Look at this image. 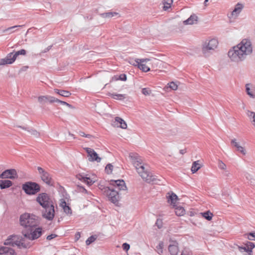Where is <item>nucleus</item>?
<instances>
[{
  "label": "nucleus",
  "mask_w": 255,
  "mask_h": 255,
  "mask_svg": "<svg viewBox=\"0 0 255 255\" xmlns=\"http://www.w3.org/2000/svg\"><path fill=\"white\" fill-rule=\"evenodd\" d=\"M113 169V166L111 163L108 164L105 167V171L108 174H111L112 172Z\"/></svg>",
  "instance_id": "4c0bfd02"
},
{
  "label": "nucleus",
  "mask_w": 255,
  "mask_h": 255,
  "mask_svg": "<svg viewBox=\"0 0 255 255\" xmlns=\"http://www.w3.org/2000/svg\"><path fill=\"white\" fill-rule=\"evenodd\" d=\"M175 213L177 216H181L185 214V210L183 207L177 206L175 208Z\"/></svg>",
  "instance_id": "c85d7f7f"
},
{
  "label": "nucleus",
  "mask_w": 255,
  "mask_h": 255,
  "mask_svg": "<svg viewBox=\"0 0 255 255\" xmlns=\"http://www.w3.org/2000/svg\"><path fill=\"white\" fill-rule=\"evenodd\" d=\"M116 125H117L118 127H120L123 129H126L127 128V125L125 121L122 118L117 117L115 118V121L114 122Z\"/></svg>",
  "instance_id": "412c9836"
},
{
  "label": "nucleus",
  "mask_w": 255,
  "mask_h": 255,
  "mask_svg": "<svg viewBox=\"0 0 255 255\" xmlns=\"http://www.w3.org/2000/svg\"><path fill=\"white\" fill-rule=\"evenodd\" d=\"M76 177L79 180H81L83 182H84V180H85V178H86L87 176H85L84 175H83L82 174H78L76 175Z\"/></svg>",
  "instance_id": "49530a36"
},
{
  "label": "nucleus",
  "mask_w": 255,
  "mask_h": 255,
  "mask_svg": "<svg viewBox=\"0 0 255 255\" xmlns=\"http://www.w3.org/2000/svg\"><path fill=\"white\" fill-rule=\"evenodd\" d=\"M37 170L39 174L40 175L41 180L47 185L49 186H53L54 180L52 179L50 174L41 167H38Z\"/></svg>",
  "instance_id": "1a4fd4ad"
},
{
  "label": "nucleus",
  "mask_w": 255,
  "mask_h": 255,
  "mask_svg": "<svg viewBox=\"0 0 255 255\" xmlns=\"http://www.w3.org/2000/svg\"><path fill=\"white\" fill-rule=\"evenodd\" d=\"M250 84H247L246 85V91L247 93V94L250 96L252 98H254L255 96L253 95V94L251 92V89L249 87Z\"/></svg>",
  "instance_id": "ea45409f"
},
{
  "label": "nucleus",
  "mask_w": 255,
  "mask_h": 255,
  "mask_svg": "<svg viewBox=\"0 0 255 255\" xmlns=\"http://www.w3.org/2000/svg\"><path fill=\"white\" fill-rule=\"evenodd\" d=\"M162 247H163V243H160L158 245V247H159V249L161 250V253L162 252Z\"/></svg>",
  "instance_id": "0e129e2a"
},
{
  "label": "nucleus",
  "mask_w": 255,
  "mask_h": 255,
  "mask_svg": "<svg viewBox=\"0 0 255 255\" xmlns=\"http://www.w3.org/2000/svg\"><path fill=\"white\" fill-rule=\"evenodd\" d=\"M52 45H50L48 46L46 48H45L44 50H43L41 53H45L48 52L52 47Z\"/></svg>",
  "instance_id": "4d7b16f0"
},
{
  "label": "nucleus",
  "mask_w": 255,
  "mask_h": 255,
  "mask_svg": "<svg viewBox=\"0 0 255 255\" xmlns=\"http://www.w3.org/2000/svg\"><path fill=\"white\" fill-rule=\"evenodd\" d=\"M198 20V17L195 14H192L186 20L183 21V23L185 25L188 24H193L197 23Z\"/></svg>",
  "instance_id": "a211bd4d"
},
{
  "label": "nucleus",
  "mask_w": 255,
  "mask_h": 255,
  "mask_svg": "<svg viewBox=\"0 0 255 255\" xmlns=\"http://www.w3.org/2000/svg\"><path fill=\"white\" fill-rule=\"evenodd\" d=\"M24 237L30 240L38 239L42 234V229L40 227H33L31 229L23 230L22 232Z\"/></svg>",
  "instance_id": "39448f33"
},
{
  "label": "nucleus",
  "mask_w": 255,
  "mask_h": 255,
  "mask_svg": "<svg viewBox=\"0 0 255 255\" xmlns=\"http://www.w3.org/2000/svg\"><path fill=\"white\" fill-rule=\"evenodd\" d=\"M36 201L42 207V217L49 221H52L55 215L54 206L49 196L46 193L38 194Z\"/></svg>",
  "instance_id": "f03ea898"
},
{
  "label": "nucleus",
  "mask_w": 255,
  "mask_h": 255,
  "mask_svg": "<svg viewBox=\"0 0 255 255\" xmlns=\"http://www.w3.org/2000/svg\"><path fill=\"white\" fill-rule=\"evenodd\" d=\"M231 143L232 144L234 145V146L236 147L237 149L238 148V147L241 146L239 143L236 141V139L235 138L232 139Z\"/></svg>",
  "instance_id": "09e8293b"
},
{
  "label": "nucleus",
  "mask_w": 255,
  "mask_h": 255,
  "mask_svg": "<svg viewBox=\"0 0 255 255\" xmlns=\"http://www.w3.org/2000/svg\"><path fill=\"white\" fill-rule=\"evenodd\" d=\"M173 2L172 0H164L163 4V9L164 10H167L169 7H170L171 4Z\"/></svg>",
  "instance_id": "72a5a7b5"
},
{
  "label": "nucleus",
  "mask_w": 255,
  "mask_h": 255,
  "mask_svg": "<svg viewBox=\"0 0 255 255\" xmlns=\"http://www.w3.org/2000/svg\"><path fill=\"white\" fill-rule=\"evenodd\" d=\"M118 14V13L116 12H108L101 13L100 15L103 18H111Z\"/></svg>",
  "instance_id": "7c9ffc66"
},
{
  "label": "nucleus",
  "mask_w": 255,
  "mask_h": 255,
  "mask_svg": "<svg viewBox=\"0 0 255 255\" xmlns=\"http://www.w3.org/2000/svg\"><path fill=\"white\" fill-rule=\"evenodd\" d=\"M85 179L84 182L86 183L89 186L92 185L94 182L90 177H87Z\"/></svg>",
  "instance_id": "37998d69"
},
{
  "label": "nucleus",
  "mask_w": 255,
  "mask_h": 255,
  "mask_svg": "<svg viewBox=\"0 0 255 255\" xmlns=\"http://www.w3.org/2000/svg\"><path fill=\"white\" fill-rule=\"evenodd\" d=\"M141 92L145 96L149 95L151 91L149 88H144L142 89Z\"/></svg>",
  "instance_id": "79ce46f5"
},
{
  "label": "nucleus",
  "mask_w": 255,
  "mask_h": 255,
  "mask_svg": "<svg viewBox=\"0 0 255 255\" xmlns=\"http://www.w3.org/2000/svg\"><path fill=\"white\" fill-rule=\"evenodd\" d=\"M119 80L126 81L127 80V75L125 74H122L119 75Z\"/></svg>",
  "instance_id": "603ef678"
},
{
  "label": "nucleus",
  "mask_w": 255,
  "mask_h": 255,
  "mask_svg": "<svg viewBox=\"0 0 255 255\" xmlns=\"http://www.w3.org/2000/svg\"><path fill=\"white\" fill-rule=\"evenodd\" d=\"M77 190L82 193H85L90 195H92L90 192H89L84 187L80 185L77 186Z\"/></svg>",
  "instance_id": "e433bc0d"
},
{
  "label": "nucleus",
  "mask_w": 255,
  "mask_h": 255,
  "mask_svg": "<svg viewBox=\"0 0 255 255\" xmlns=\"http://www.w3.org/2000/svg\"><path fill=\"white\" fill-rule=\"evenodd\" d=\"M167 202L174 207L176 206V203L178 200L177 196L174 193L172 192L171 194L167 197Z\"/></svg>",
  "instance_id": "5701e85b"
},
{
  "label": "nucleus",
  "mask_w": 255,
  "mask_h": 255,
  "mask_svg": "<svg viewBox=\"0 0 255 255\" xmlns=\"http://www.w3.org/2000/svg\"><path fill=\"white\" fill-rule=\"evenodd\" d=\"M237 150L240 152L243 155H245L246 154V151L245 148L242 146L238 147Z\"/></svg>",
  "instance_id": "de8ad7c7"
},
{
  "label": "nucleus",
  "mask_w": 255,
  "mask_h": 255,
  "mask_svg": "<svg viewBox=\"0 0 255 255\" xmlns=\"http://www.w3.org/2000/svg\"><path fill=\"white\" fill-rule=\"evenodd\" d=\"M85 18H87V19H88L91 20V19L93 18V16H92V15L89 16H87V17H85Z\"/></svg>",
  "instance_id": "69168bd1"
},
{
  "label": "nucleus",
  "mask_w": 255,
  "mask_h": 255,
  "mask_svg": "<svg viewBox=\"0 0 255 255\" xmlns=\"http://www.w3.org/2000/svg\"><path fill=\"white\" fill-rule=\"evenodd\" d=\"M252 51L251 41L248 39H244L239 44L230 49L228 55L232 61L238 63L245 60L247 55L252 53Z\"/></svg>",
  "instance_id": "f257e3e1"
},
{
  "label": "nucleus",
  "mask_w": 255,
  "mask_h": 255,
  "mask_svg": "<svg viewBox=\"0 0 255 255\" xmlns=\"http://www.w3.org/2000/svg\"><path fill=\"white\" fill-rule=\"evenodd\" d=\"M85 150L87 153L89 157V160L90 161H97L100 162L101 160V158L100 157L97 152L92 148L89 147L84 148Z\"/></svg>",
  "instance_id": "9b49d317"
},
{
  "label": "nucleus",
  "mask_w": 255,
  "mask_h": 255,
  "mask_svg": "<svg viewBox=\"0 0 255 255\" xmlns=\"http://www.w3.org/2000/svg\"><path fill=\"white\" fill-rule=\"evenodd\" d=\"M80 237V233L78 232L75 235V238L76 239V240H78Z\"/></svg>",
  "instance_id": "680f3d73"
},
{
  "label": "nucleus",
  "mask_w": 255,
  "mask_h": 255,
  "mask_svg": "<svg viewBox=\"0 0 255 255\" xmlns=\"http://www.w3.org/2000/svg\"><path fill=\"white\" fill-rule=\"evenodd\" d=\"M22 26H23V25H15V26H13L9 27L7 28L3 29L2 30V32L4 33V32H5L6 31H8V30H9L10 29H13L14 28L18 27H22Z\"/></svg>",
  "instance_id": "8fccbe9b"
},
{
  "label": "nucleus",
  "mask_w": 255,
  "mask_h": 255,
  "mask_svg": "<svg viewBox=\"0 0 255 255\" xmlns=\"http://www.w3.org/2000/svg\"><path fill=\"white\" fill-rule=\"evenodd\" d=\"M28 68V66H23L20 69V71H26L27 68Z\"/></svg>",
  "instance_id": "052dcab7"
},
{
  "label": "nucleus",
  "mask_w": 255,
  "mask_h": 255,
  "mask_svg": "<svg viewBox=\"0 0 255 255\" xmlns=\"http://www.w3.org/2000/svg\"><path fill=\"white\" fill-rule=\"evenodd\" d=\"M110 185L113 186V189H116L118 190L126 191L127 190L126 183L123 179L117 180H111L110 181Z\"/></svg>",
  "instance_id": "9d476101"
},
{
  "label": "nucleus",
  "mask_w": 255,
  "mask_h": 255,
  "mask_svg": "<svg viewBox=\"0 0 255 255\" xmlns=\"http://www.w3.org/2000/svg\"><path fill=\"white\" fill-rule=\"evenodd\" d=\"M201 214L202 216L208 221H211L213 216V214L210 211L202 213Z\"/></svg>",
  "instance_id": "473e14b6"
},
{
  "label": "nucleus",
  "mask_w": 255,
  "mask_h": 255,
  "mask_svg": "<svg viewBox=\"0 0 255 255\" xmlns=\"http://www.w3.org/2000/svg\"><path fill=\"white\" fill-rule=\"evenodd\" d=\"M250 115H249V116H252L253 115V122H255V113L254 112H251L250 113Z\"/></svg>",
  "instance_id": "13d9d810"
},
{
  "label": "nucleus",
  "mask_w": 255,
  "mask_h": 255,
  "mask_svg": "<svg viewBox=\"0 0 255 255\" xmlns=\"http://www.w3.org/2000/svg\"><path fill=\"white\" fill-rule=\"evenodd\" d=\"M111 97L115 100H123L126 98V95L113 93L111 94Z\"/></svg>",
  "instance_id": "c756f323"
},
{
  "label": "nucleus",
  "mask_w": 255,
  "mask_h": 255,
  "mask_svg": "<svg viewBox=\"0 0 255 255\" xmlns=\"http://www.w3.org/2000/svg\"><path fill=\"white\" fill-rule=\"evenodd\" d=\"M255 247V245L253 243L247 241L245 244V246L239 247V249L241 252H247L248 253V255H252V250Z\"/></svg>",
  "instance_id": "ddd939ff"
},
{
  "label": "nucleus",
  "mask_w": 255,
  "mask_h": 255,
  "mask_svg": "<svg viewBox=\"0 0 255 255\" xmlns=\"http://www.w3.org/2000/svg\"><path fill=\"white\" fill-rule=\"evenodd\" d=\"M146 60H148V59H137L136 60H135V63H133V64L137 66L138 68L141 70L142 71L146 72L150 70V68L147 66H146V64L143 63V62Z\"/></svg>",
  "instance_id": "2eb2a0df"
},
{
  "label": "nucleus",
  "mask_w": 255,
  "mask_h": 255,
  "mask_svg": "<svg viewBox=\"0 0 255 255\" xmlns=\"http://www.w3.org/2000/svg\"><path fill=\"white\" fill-rule=\"evenodd\" d=\"M22 189L26 194L31 195L39 192L40 186L36 182L28 181L22 184Z\"/></svg>",
  "instance_id": "423d86ee"
},
{
  "label": "nucleus",
  "mask_w": 255,
  "mask_h": 255,
  "mask_svg": "<svg viewBox=\"0 0 255 255\" xmlns=\"http://www.w3.org/2000/svg\"><path fill=\"white\" fill-rule=\"evenodd\" d=\"M18 239V237L15 235H12L8 237V239H7L4 242V244L5 245H10L12 247H14L15 246V242H16V240Z\"/></svg>",
  "instance_id": "aec40b11"
},
{
  "label": "nucleus",
  "mask_w": 255,
  "mask_h": 255,
  "mask_svg": "<svg viewBox=\"0 0 255 255\" xmlns=\"http://www.w3.org/2000/svg\"><path fill=\"white\" fill-rule=\"evenodd\" d=\"M55 97L50 96H41L38 97V101L42 104L44 105L46 103L49 102V103H54Z\"/></svg>",
  "instance_id": "dca6fc26"
},
{
  "label": "nucleus",
  "mask_w": 255,
  "mask_h": 255,
  "mask_svg": "<svg viewBox=\"0 0 255 255\" xmlns=\"http://www.w3.org/2000/svg\"><path fill=\"white\" fill-rule=\"evenodd\" d=\"M19 223L24 228L23 230H26L38 226V217L33 214L25 213L20 216Z\"/></svg>",
  "instance_id": "20e7f679"
},
{
  "label": "nucleus",
  "mask_w": 255,
  "mask_h": 255,
  "mask_svg": "<svg viewBox=\"0 0 255 255\" xmlns=\"http://www.w3.org/2000/svg\"><path fill=\"white\" fill-rule=\"evenodd\" d=\"M162 220L160 219H157L156 220L155 225L158 227V229H161L162 227Z\"/></svg>",
  "instance_id": "c03bdc74"
},
{
  "label": "nucleus",
  "mask_w": 255,
  "mask_h": 255,
  "mask_svg": "<svg viewBox=\"0 0 255 255\" xmlns=\"http://www.w3.org/2000/svg\"><path fill=\"white\" fill-rule=\"evenodd\" d=\"M119 75H115L114 76H113L111 79V80L110 81V82H112L113 81H117V80H119Z\"/></svg>",
  "instance_id": "6e6d98bb"
},
{
  "label": "nucleus",
  "mask_w": 255,
  "mask_h": 255,
  "mask_svg": "<svg viewBox=\"0 0 255 255\" xmlns=\"http://www.w3.org/2000/svg\"><path fill=\"white\" fill-rule=\"evenodd\" d=\"M168 87L167 88L169 87L173 90H176L177 89L178 86L174 82H170L168 84Z\"/></svg>",
  "instance_id": "a19ab883"
},
{
  "label": "nucleus",
  "mask_w": 255,
  "mask_h": 255,
  "mask_svg": "<svg viewBox=\"0 0 255 255\" xmlns=\"http://www.w3.org/2000/svg\"><path fill=\"white\" fill-rule=\"evenodd\" d=\"M129 157L138 174L147 183L156 181L155 176L152 175L148 169L144 166L139 156L137 154L132 153L129 155Z\"/></svg>",
  "instance_id": "7ed1b4c3"
},
{
  "label": "nucleus",
  "mask_w": 255,
  "mask_h": 255,
  "mask_svg": "<svg viewBox=\"0 0 255 255\" xmlns=\"http://www.w3.org/2000/svg\"><path fill=\"white\" fill-rule=\"evenodd\" d=\"M15 245L19 249H27L30 247L29 243H26L24 242L23 239H19L16 240V242H15Z\"/></svg>",
  "instance_id": "6ab92c4d"
},
{
  "label": "nucleus",
  "mask_w": 255,
  "mask_h": 255,
  "mask_svg": "<svg viewBox=\"0 0 255 255\" xmlns=\"http://www.w3.org/2000/svg\"><path fill=\"white\" fill-rule=\"evenodd\" d=\"M218 167L221 169H225L226 168V165L223 163L221 160L219 161Z\"/></svg>",
  "instance_id": "a18cd8bd"
},
{
  "label": "nucleus",
  "mask_w": 255,
  "mask_h": 255,
  "mask_svg": "<svg viewBox=\"0 0 255 255\" xmlns=\"http://www.w3.org/2000/svg\"><path fill=\"white\" fill-rule=\"evenodd\" d=\"M85 137L90 138L92 137V135L91 134H86V135H85Z\"/></svg>",
  "instance_id": "338daca9"
},
{
  "label": "nucleus",
  "mask_w": 255,
  "mask_h": 255,
  "mask_svg": "<svg viewBox=\"0 0 255 255\" xmlns=\"http://www.w3.org/2000/svg\"><path fill=\"white\" fill-rule=\"evenodd\" d=\"M123 250L126 251H128L129 248H130V245L128 244V243H124L123 244Z\"/></svg>",
  "instance_id": "3c124183"
},
{
  "label": "nucleus",
  "mask_w": 255,
  "mask_h": 255,
  "mask_svg": "<svg viewBox=\"0 0 255 255\" xmlns=\"http://www.w3.org/2000/svg\"><path fill=\"white\" fill-rule=\"evenodd\" d=\"M168 250L172 255H177L178 253V248L176 245H170Z\"/></svg>",
  "instance_id": "bb28decb"
},
{
  "label": "nucleus",
  "mask_w": 255,
  "mask_h": 255,
  "mask_svg": "<svg viewBox=\"0 0 255 255\" xmlns=\"http://www.w3.org/2000/svg\"><path fill=\"white\" fill-rule=\"evenodd\" d=\"M18 127L23 129L27 130L31 135L34 136L35 137H38L40 136V133L35 129L26 128L21 126H18Z\"/></svg>",
  "instance_id": "a878e982"
},
{
  "label": "nucleus",
  "mask_w": 255,
  "mask_h": 255,
  "mask_svg": "<svg viewBox=\"0 0 255 255\" xmlns=\"http://www.w3.org/2000/svg\"><path fill=\"white\" fill-rule=\"evenodd\" d=\"M186 152H187V151H186V148H184V149H180V151H179L180 153L181 154H184Z\"/></svg>",
  "instance_id": "bf43d9fd"
},
{
  "label": "nucleus",
  "mask_w": 255,
  "mask_h": 255,
  "mask_svg": "<svg viewBox=\"0 0 255 255\" xmlns=\"http://www.w3.org/2000/svg\"><path fill=\"white\" fill-rule=\"evenodd\" d=\"M96 239L97 236L96 235L90 236L86 241V245H90L91 243H93L96 240Z\"/></svg>",
  "instance_id": "c9c22d12"
},
{
  "label": "nucleus",
  "mask_w": 255,
  "mask_h": 255,
  "mask_svg": "<svg viewBox=\"0 0 255 255\" xmlns=\"http://www.w3.org/2000/svg\"><path fill=\"white\" fill-rule=\"evenodd\" d=\"M0 178H9L11 179L16 178H17L16 171L14 169L5 170L0 175Z\"/></svg>",
  "instance_id": "f8f14e48"
},
{
  "label": "nucleus",
  "mask_w": 255,
  "mask_h": 255,
  "mask_svg": "<svg viewBox=\"0 0 255 255\" xmlns=\"http://www.w3.org/2000/svg\"><path fill=\"white\" fill-rule=\"evenodd\" d=\"M14 54V56L16 58L19 55H25L26 54V51L24 49H21L19 51H16Z\"/></svg>",
  "instance_id": "58836bf2"
},
{
  "label": "nucleus",
  "mask_w": 255,
  "mask_h": 255,
  "mask_svg": "<svg viewBox=\"0 0 255 255\" xmlns=\"http://www.w3.org/2000/svg\"><path fill=\"white\" fill-rule=\"evenodd\" d=\"M15 252L13 249L6 247H0V255H15Z\"/></svg>",
  "instance_id": "f3484780"
},
{
  "label": "nucleus",
  "mask_w": 255,
  "mask_h": 255,
  "mask_svg": "<svg viewBox=\"0 0 255 255\" xmlns=\"http://www.w3.org/2000/svg\"><path fill=\"white\" fill-rule=\"evenodd\" d=\"M218 41L217 39L213 38L206 41L202 46V52L205 56H208L217 47Z\"/></svg>",
  "instance_id": "0eeeda50"
},
{
  "label": "nucleus",
  "mask_w": 255,
  "mask_h": 255,
  "mask_svg": "<svg viewBox=\"0 0 255 255\" xmlns=\"http://www.w3.org/2000/svg\"><path fill=\"white\" fill-rule=\"evenodd\" d=\"M209 1V0H205L204 1V4L205 5V6H207V2Z\"/></svg>",
  "instance_id": "774afa93"
},
{
  "label": "nucleus",
  "mask_w": 255,
  "mask_h": 255,
  "mask_svg": "<svg viewBox=\"0 0 255 255\" xmlns=\"http://www.w3.org/2000/svg\"><path fill=\"white\" fill-rule=\"evenodd\" d=\"M79 134L81 136H83V137H85V135H86V133H85L83 131H80L79 132Z\"/></svg>",
  "instance_id": "e2e57ef3"
},
{
  "label": "nucleus",
  "mask_w": 255,
  "mask_h": 255,
  "mask_svg": "<svg viewBox=\"0 0 255 255\" xmlns=\"http://www.w3.org/2000/svg\"><path fill=\"white\" fill-rule=\"evenodd\" d=\"M56 237H57V235H56V234H51L50 235H48L46 239L47 240H51L55 238H56Z\"/></svg>",
  "instance_id": "5fc2aeb1"
},
{
  "label": "nucleus",
  "mask_w": 255,
  "mask_h": 255,
  "mask_svg": "<svg viewBox=\"0 0 255 255\" xmlns=\"http://www.w3.org/2000/svg\"><path fill=\"white\" fill-rule=\"evenodd\" d=\"M200 168L201 166L198 163V161H194L191 167V171L193 173H196Z\"/></svg>",
  "instance_id": "2f4dec72"
},
{
  "label": "nucleus",
  "mask_w": 255,
  "mask_h": 255,
  "mask_svg": "<svg viewBox=\"0 0 255 255\" xmlns=\"http://www.w3.org/2000/svg\"><path fill=\"white\" fill-rule=\"evenodd\" d=\"M61 205L63 207L64 212L68 215H71L72 214V210L71 208L67 205V204L65 201L62 202Z\"/></svg>",
  "instance_id": "cd10ccee"
},
{
  "label": "nucleus",
  "mask_w": 255,
  "mask_h": 255,
  "mask_svg": "<svg viewBox=\"0 0 255 255\" xmlns=\"http://www.w3.org/2000/svg\"><path fill=\"white\" fill-rule=\"evenodd\" d=\"M16 58L14 55L13 52L8 53L4 58L0 59V64H11L13 63Z\"/></svg>",
  "instance_id": "4468645a"
},
{
  "label": "nucleus",
  "mask_w": 255,
  "mask_h": 255,
  "mask_svg": "<svg viewBox=\"0 0 255 255\" xmlns=\"http://www.w3.org/2000/svg\"><path fill=\"white\" fill-rule=\"evenodd\" d=\"M119 191L113 189V187H108L105 189V192L109 200L114 204L118 203L120 200Z\"/></svg>",
  "instance_id": "6e6552de"
},
{
  "label": "nucleus",
  "mask_w": 255,
  "mask_h": 255,
  "mask_svg": "<svg viewBox=\"0 0 255 255\" xmlns=\"http://www.w3.org/2000/svg\"><path fill=\"white\" fill-rule=\"evenodd\" d=\"M248 239L250 240H255V233H250L249 234Z\"/></svg>",
  "instance_id": "864d4df0"
},
{
  "label": "nucleus",
  "mask_w": 255,
  "mask_h": 255,
  "mask_svg": "<svg viewBox=\"0 0 255 255\" xmlns=\"http://www.w3.org/2000/svg\"><path fill=\"white\" fill-rule=\"evenodd\" d=\"M54 90L55 93L59 94V95H60L61 96L64 97H69L71 95V93L68 91L64 90H59V89H55Z\"/></svg>",
  "instance_id": "393cba45"
},
{
  "label": "nucleus",
  "mask_w": 255,
  "mask_h": 255,
  "mask_svg": "<svg viewBox=\"0 0 255 255\" xmlns=\"http://www.w3.org/2000/svg\"><path fill=\"white\" fill-rule=\"evenodd\" d=\"M244 7V6L242 4L238 3L234 8V9L232 12V15L233 16L237 17L240 13L241 12L242 10L243 9Z\"/></svg>",
  "instance_id": "4be33fe9"
},
{
  "label": "nucleus",
  "mask_w": 255,
  "mask_h": 255,
  "mask_svg": "<svg viewBox=\"0 0 255 255\" xmlns=\"http://www.w3.org/2000/svg\"><path fill=\"white\" fill-rule=\"evenodd\" d=\"M12 182L9 180H0V188L4 189L12 186Z\"/></svg>",
  "instance_id": "b1692460"
},
{
  "label": "nucleus",
  "mask_w": 255,
  "mask_h": 255,
  "mask_svg": "<svg viewBox=\"0 0 255 255\" xmlns=\"http://www.w3.org/2000/svg\"><path fill=\"white\" fill-rule=\"evenodd\" d=\"M54 102H57V103L61 104V105L67 106V107H68L70 108L73 109L74 108L72 105L67 103L66 102L59 100L56 98H55Z\"/></svg>",
  "instance_id": "f704fd0d"
}]
</instances>
